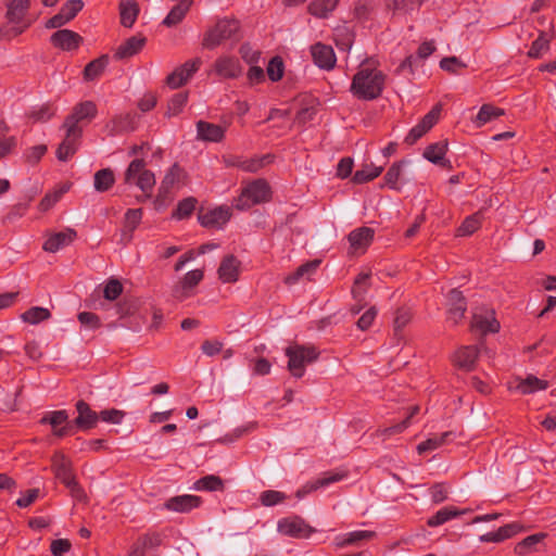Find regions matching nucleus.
I'll use <instances>...</instances> for the list:
<instances>
[{"label": "nucleus", "mask_w": 556, "mask_h": 556, "mask_svg": "<svg viewBox=\"0 0 556 556\" xmlns=\"http://www.w3.org/2000/svg\"><path fill=\"white\" fill-rule=\"evenodd\" d=\"M339 0H313L307 10L309 14L316 17H327V15L333 11Z\"/></svg>", "instance_id": "ea45409f"}, {"label": "nucleus", "mask_w": 556, "mask_h": 556, "mask_svg": "<svg viewBox=\"0 0 556 556\" xmlns=\"http://www.w3.org/2000/svg\"><path fill=\"white\" fill-rule=\"evenodd\" d=\"M549 49V39L544 31H541L539 37L532 42L528 56L531 59H540Z\"/></svg>", "instance_id": "49530a36"}, {"label": "nucleus", "mask_w": 556, "mask_h": 556, "mask_svg": "<svg viewBox=\"0 0 556 556\" xmlns=\"http://www.w3.org/2000/svg\"><path fill=\"white\" fill-rule=\"evenodd\" d=\"M83 0H68L62 5L60 12L66 18L67 22H71L83 10Z\"/></svg>", "instance_id": "13d9d810"}, {"label": "nucleus", "mask_w": 556, "mask_h": 556, "mask_svg": "<svg viewBox=\"0 0 556 556\" xmlns=\"http://www.w3.org/2000/svg\"><path fill=\"white\" fill-rule=\"evenodd\" d=\"M66 422H70V421H68V415H67L66 410H64V409L49 413L40 419V424H42V425L49 424V425H51L52 429H55L56 427L65 425Z\"/></svg>", "instance_id": "6e6d98bb"}, {"label": "nucleus", "mask_w": 556, "mask_h": 556, "mask_svg": "<svg viewBox=\"0 0 556 556\" xmlns=\"http://www.w3.org/2000/svg\"><path fill=\"white\" fill-rule=\"evenodd\" d=\"M546 536L545 533H535L527 536L518 542L514 548L515 553L519 556L527 555L535 551V546Z\"/></svg>", "instance_id": "79ce46f5"}, {"label": "nucleus", "mask_w": 556, "mask_h": 556, "mask_svg": "<svg viewBox=\"0 0 556 556\" xmlns=\"http://www.w3.org/2000/svg\"><path fill=\"white\" fill-rule=\"evenodd\" d=\"M30 7V0H10L7 3L5 17L9 23L21 24Z\"/></svg>", "instance_id": "c85d7f7f"}, {"label": "nucleus", "mask_w": 556, "mask_h": 556, "mask_svg": "<svg viewBox=\"0 0 556 556\" xmlns=\"http://www.w3.org/2000/svg\"><path fill=\"white\" fill-rule=\"evenodd\" d=\"M320 263V260H312L300 265L292 274L285 278V283L291 286L296 283L303 277L309 279V277L317 270Z\"/></svg>", "instance_id": "473e14b6"}, {"label": "nucleus", "mask_w": 556, "mask_h": 556, "mask_svg": "<svg viewBox=\"0 0 556 556\" xmlns=\"http://www.w3.org/2000/svg\"><path fill=\"white\" fill-rule=\"evenodd\" d=\"M201 504L202 498L200 496L185 494L168 498L164 503V508L167 510L186 514L200 507Z\"/></svg>", "instance_id": "aec40b11"}, {"label": "nucleus", "mask_w": 556, "mask_h": 556, "mask_svg": "<svg viewBox=\"0 0 556 556\" xmlns=\"http://www.w3.org/2000/svg\"><path fill=\"white\" fill-rule=\"evenodd\" d=\"M467 65L456 56H446L440 61V67L452 74L458 73V68H465Z\"/></svg>", "instance_id": "774afa93"}, {"label": "nucleus", "mask_w": 556, "mask_h": 556, "mask_svg": "<svg viewBox=\"0 0 556 556\" xmlns=\"http://www.w3.org/2000/svg\"><path fill=\"white\" fill-rule=\"evenodd\" d=\"M344 477H345V473L325 472L324 476L321 478L317 479L315 482L307 483L302 489L298 490L295 495L298 498H302L309 492L316 491L317 489H319L321 486H326L330 483L340 481Z\"/></svg>", "instance_id": "7c9ffc66"}, {"label": "nucleus", "mask_w": 556, "mask_h": 556, "mask_svg": "<svg viewBox=\"0 0 556 556\" xmlns=\"http://www.w3.org/2000/svg\"><path fill=\"white\" fill-rule=\"evenodd\" d=\"M386 79L387 76L383 72L366 66L364 62L353 76L350 90L358 100L371 101L381 96Z\"/></svg>", "instance_id": "f257e3e1"}, {"label": "nucleus", "mask_w": 556, "mask_h": 556, "mask_svg": "<svg viewBox=\"0 0 556 556\" xmlns=\"http://www.w3.org/2000/svg\"><path fill=\"white\" fill-rule=\"evenodd\" d=\"M77 237V232L73 228H66L64 231H60L51 235L43 243L42 249L50 253H55L63 247L71 244L75 238Z\"/></svg>", "instance_id": "5701e85b"}, {"label": "nucleus", "mask_w": 556, "mask_h": 556, "mask_svg": "<svg viewBox=\"0 0 556 556\" xmlns=\"http://www.w3.org/2000/svg\"><path fill=\"white\" fill-rule=\"evenodd\" d=\"M191 3V0H181L177 3L164 18L163 25L173 27L179 24L190 10Z\"/></svg>", "instance_id": "e433bc0d"}, {"label": "nucleus", "mask_w": 556, "mask_h": 556, "mask_svg": "<svg viewBox=\"0 0 556 556\" xmlns=\"http://www.w3.org/2000/svg\"><path fill=\"white\" fill-rule=\"evenodd\" d=\"M482 222V213L477 212L467 218L462 223V225L457 228L456 235L459 237L470 236L475 231H477Z\"/></svg>", "instance_id": "37998d69"}, {"label": "nucleus", "mask_w": 556, "mask_h": 556, "mask_svg": "<svg viewBox=\"0 0 556 556\" xmlns=\"http://www.w3.org/2000/svg\"><path fill=\"white\" fill-rule=\"evenodd\" d=\"M21 317L25 323L36 325L49 319L51 317V313L48 308L34 306L24 312Z\"/></svg>", "instance_id": "de8ad7c7"}, {"label": "nucleus", "mask_w": 556, "mask_h": 556, "mask_svg": "<svg viewBox=\"0 0 556 556\" xmlns=\"http://www.w3.org/2000/svg\"><path fill=\"white\" fill-rule=\"evenodd\" d=\"M186 178L187 173L185 169L177 163L173 164L161 181L154 199V205H162L168 199L172 188L176 184L184 182Z\"/></svg>", "instance_id": "1a4fd4ad"}, {"label": "nucleus", "mask_w": 556, "mask_h": 556, "mask_svg": "<svg viewBox=\"0 0 556 556\" xmlns=\"http://www.w3.org/2000/svg\"><path fill=\"white\" fill-rule=\"evenodd\" d=\"M239 30L240 23L238 20L228 17L218 20L217 23L204 34L202 47L213 50L226 40L236 37Z\"/></svg>", "instance_id": "7ed1b4c3"}, {"label": "nucleus", "mask_w": 556, "mask_h": 556, "mask_svg": "<svg viewBox=\"0 0 556 556\" xmlns=\"http://www.w3.org/2000/svg\"><path fill=\"white\" fill-rule=\"evenodd\" d=\"M375 230L370 227H359L352 230L348 240L353 250H366L374 240Z\"/></svg>", "instance_id": "a878e982"}, {"label": "nucleus", "mask_w": 556, "mask_h": 556, "mask_svg": "<svg viewBox=\"0 0 556 556\" xmlns=\"http://www.w3.org/2000/svg\"><path fill=\"white\" fill-rule=\"evenodd\" d=\"M522 530V526L518 522H511L500 527L496 531H492L485 534H482L479 540L480 542H493L500 543L507 539L513 538L517 533Z\"/></svg>", "instance_id": "bb28decb"}, {"label": "nucleus", "mask_w": 556, "mask_h": 556, "mask_svg": "<svg viewBox=\"0 0 556 556\" xmlns=\"http://www.w3.org/2000/svg\"><path fill=\"white\" fill-rule=\"evenodd\" d=\"M137 127L136 118L132 114L115 115L106 125L105 130L109 136L114 137L124 132L134 131Z\"/></svg>", "instance_id": "412c9836"}, {"label": "nucleus", "mask_w": 556, "mask_h": 556, "mask_svg": "<svg viewBox=\"0 0 556 556\" xmlns=\"http://www.w3.org/2000/svg\"><path fill=\"white\" fill-rule=\"evenodd\" d=\"M123 292V285L116 278H110L104 287L103 296L105 300L114 301Z\"/></svg>", "instance_id": "680f3d73"}, {"label": "nucleus", "mask_w": 556, "mask_h": 556, "mask_svg": "<svg viewBox=\"0 0 556 556\" xmlns=\"http://www.w3.org/2000/svg\"><path fill=\"white\" fill-rule=\"evenodd\" d=\"M214 71L224 79H235L242 74V66L237 58L222 55L214 62Z\"/></svg>", "instance_id": "6ab92c4d"}, {"label": "nucleus", "mask_w": 556, "mask_h": 556, "mask_svg": "<svg viewBox=\"0 0 556 556\" xmlns=\"http://www.w3.org/2000/svg\"><path fill=\"white\" fill-rule=\"evenodd\" d=\"M241 261L233 254H227L222 258L217 269L218 278L224 283H233L239 280Z\"/></svg>", "instance_id": "a211bd4d"}, {"label": "nucleus", "mask_w": 556, "mask_h": 556, "mask_svg": "<svg viewBox=\"0 0 556 556\" xmlns=\"http://www.w3.org/2000/svg\"><path fill=\"white\" fill-rule=\"evenodd\" d=\"M142 214V208L127 210L124 217V229L131 233L141 223Z\"/></svg>", "instance_id": "5fc2aeb1"}, {"label": "nucleus", "mask_w": 556, "mask_h": 556, "mask_svg": "<svg viewBox=\"0 0 556 556\" xmlns=\"http://www.w3.org/2000/svg\"><path fill=\"white\" fill-rule=\"evenodd\" d=\"M287 498V495L280 491L267 490L261 493L260 500L264 506H274Z\"/></svg>", "instance_id": "e2e57ef3"}, {"label": "nucleus", "mask_w": 556, "mask_h": 556, "mask_svg": "<svg viewBox=\"0 0 556 556\" xmlns=\"http://www.w3.org/2000/svg\"><path fill=\"white\" fill-rule=\"evenodd\" d=\"M147 43V37L142 34H137L127 38L122 42L113 53V59L123 61L139 54Z\"/></svg>", "instance_id": "ddd939ff"}, {"label": "nucleus", "mask_w": 556, "mask_h": 556, "mask_svg": "<svg viewBox=\"0 0 556 556\" xmlns=\"http://www.w3.org/2000/svg\"><path fill=\"white\" fill-rule=\"evenodd\" d=\"M412 320V313L406 308H399L395 313V317L393 320V330L394 336L399 337L402 332V329L406 327Z\"/></svg>", "instance_id": "4d7b16f0"}, {"label": "nucleus", "mask_w": 556, "mask_h": 556, "mask_svg": "<svg viewBox=\"0 0 556 556\" xmlns=\"http://www.w3.org/2000/svg\"><path fill=\"white\" fill-rule=\"evenodd\" d=\"M198 137L204 141L219 142L225 137V128L204 121L197 123Z\"/></svg>", "instance_id": "cd10ccee"}, {"label": "nucleus", "mask_w": 556, "mask_h": 556, "mask_svg": "<svg viewBox=\"0 0 556 556\" xmlns=\"http://www.w3.org/2000/svg\"><path fill=\"white\" fill-rule=\"evenodd\" d=\"M68 190V187H63L60 190H56L52 193H47L38 204V208L40 212L49 211L60 199L61 197Z\"/></svg>", "instance_id": "052dcab7"}, {"label": "nucleus", "mask_w": 556, "mask_h": 556, "mask_svg": "<svg viewBox=\"0 0 556 556\" xmlns=\"http://www.w3.org/2000/svg\"><path fill=\"white\" fill-rule=\"evenodd\" d=\"M312 56L315 64L324 70H331L336 65V55L330 46L324 43H315L312 46Z\"/></svg>", "instance_id": "b1692460"}, {"label": "nucleus", "mask_w": 556, "mask_h": 556, "mask_svg": "<svg viewBox=\"0 0 556 556\" xmlns=\"http://www.w3.org/2000/svg\"><path fill=\"white\" fill-rule=\"evenodd\" d=\"M188 101L187 92H178L174 94L167 103V110L165 112L166 117H173L178 115L185 108Z\"/></svg>", "instance_id": "09e8293b"}, {"label": "nucleus", "mask_w": 556, "mask_h": 556, "mask_svg": "<svg viewBox=\"0 0 556 556\" xmlns=\"http://www.w3.org/2000/svg\"><path fill=\"white\" fill-rule=\"evenodd\" d=\"M98 113V108L93 101H83L77 103L72 113L65 118L63 126H68L70 131L74 132V129H83L80 123H90Z\"/></svg>", "instance_id": "6e6552de"}, {"label": "nucleus", "mask_w": 556, "mask_h": 556, "mask_svg": "<svg viewBox=\"0 0 556 556\" xmlns=\"http://www.w3.org/2000/svg\"><path fill=\"white\" fill-rule=\"evenodd\" d=\"M202 63L201 58L186 61L166 77V85L172 89L184 86L199 71Z\"/></svg>", "instance_id": "9b49d317"}, {"label": "nucleus", "mask_w": 556, "mask_h": 556, "mask_svg": "<svg viewBox=\"0 0 556 556\" xmlns=\"http://www.w3.org/2000/svg\"><path fill=\"white\" fill-rule=\"evenodd\" d=\"M505 111L501 108L494 106L492 104H483L476 117V123L478 126H482L493 119L503 116Z\"/></svg>", "instance_id": "a19ab883"}, {"label": "nucleus", "mask_w": 556, "mask_h": 556, "mask_svg": "<svg viewBox=\"0 0 556 556\" xmlns=\"http://www.w3.org/2000/svg\"><path fill=\"white\" fill-rule=\"evenodd\" d=\"M448 319H451L454 324H458L464 318L467 309V304L463 292L457 289H452L448 293Z\"/></svg>", "instance_id": "393cba45"}, {"label": "nucleus", "mask_w": 556, "mask_h": 556, "mask_svg": "<svg viewBox=\"0 0 556 556\" xmlns=\"http://www.w3.org/2000/svg\"><path fill=\"white\" fill-rule=\"evenodd\" d=\"M376 536V532L368 530H357L339 536L334 541L337 547H345L350 545H358L362 541H369Z\"/></svg>", "instance_id": "72a5a7b5"}, {"label": "nucleus", "mask_w": 556, "mask_h": 556, "mask_svg": "<svg viewBox=\"0 0 556 556\" xmlns=\"http://www.w3.org/2000/svg\"><path fill=\"white\" fill-rule=\"evenodd\" d=\"M99 419H101L104 422L115 424L118 425L122 422L123 418L125 417V413L123 410L111 408V409H103L99 414Z\"/></svg>", "instance_id": "0e129e2a"}, {"label": "nucleus", "mask_w": 556, "mask_h": 556, "mask_svg": "<svg viewBox=\"0 0 556 556\" xmlns=\"http://www.w3.org/2000/svg\"><path fill=\"white\" fill-rule=\"evenodd\" d=\"M382 166H375L374 164H365L362 169L355 172L352 177L354 184H365L374 180L381 175Z\"/></svg>", "instance_id": "58836bf2"}, {"label": "nucleus", "mask_w": 556, "mask_h": 556, "mask_svg": "<svg viewBox=\"0 0 556 556\" xmlns=\"http://www.w3.org/2000/svg\"><path fill=\"white\" fill-rule=\"evenodd\" d=\"M278 531L292 538H308L314 529L300 517L285 518L278 522Z\"/></svg>", "instance_id": "4468645a"}, {"label": "nucleus", "mask_w": 556, "mask_h": 556, "mask_svg": "<svg viewBox=\"0 0 556 556\" xmlns=\"http://www.w3.org/2000/svg\"><path fill=\"white\" fill-rule=\"evenodd\" d=\"M470 329L479 331L484 337L488 333H497L501 329V324L495 317V312L491 309L485 314L475 313L471 318Z\"/></svg>", "instance_id": "dca6fc26"}, {"label": "nucleus", "mask_w": 556, "mask_h": 556, "mask_svg": "<svg viewBox=\"0 0 556 556\" xmlns=\"http://www.w3.org/2000/svg\"><path fill=\"white\" fill-rule=\"evenodd\" d=\"M447 152V141H439L429 144L424 151V157L431 163H438Z\"/></svg>", "instance_id": "a18cd8bd"}, {"label": "nucleus", "mask_w": 556, "mask_h": 556, "mask_svg": "<svg viewBox=\"0 0 556 556\" xmlns=\"http://www.w3.org/2000/svg\"><path fill=\"white\" fill-rule=\"evenodd\" d=\"M285 64L281 56L276 55L270 59L267 65V75L271 81H279L283 77Z\"/></svg>", "instance_id": "864d4df0"}, {"label": "nucleus", "mask_w": 556, "mask_h": 556, "mask_svg": "<svg viewBox=\"0 0 556 556\" xmlns=\"http://www.w3.org/2000/svg\"><path fill=\"white\" fill-rule=\"evenodd\" d=\"M440 113L441 105L437 104L421 118L418 124L424 125V129L429 131L438 123Z\"/></svg>", "instance_id": "338daca9"}, {"label": "nucleus", "mask_w": 556, "mask_h": 556, "mask_svg": "<svg viewBox=\"0 0 556 556\" xmlns=\"http://www.w3.org/2000/svg\"><path fill=\"white\" fill-rule=\"evenodd\" d=\"M124 182L126 185H136L142 192L153 193L155 186V175L152 170L146 168L143 159L132 160L124 173Z\"/></svg>", "instance_id": "39448f33"}, {"label": "nucleus", "mask_w": 556, "mask_h": 556, "mask_svg": "<svg viewBox=\"0 0 556 556\" xmlns=\"http://www.w3.org/2000/svg\"><path fill=\"white\" fill-rule=\"evenodd\" d=\"M239 53L248 64L257 63L261 56V52L254 50L249 42H244L240 46Z\"/></svg>", "instance_id": "69168bd1"}, {"label": "nucleus", "mask_w": 556, "mask_h": 556, "mask_svg": "<svg viewBox=\"0 0 556 556\" xmlns=\"http://www.w3.org/2000/svg\"><path fill=\"white\" fill-rule=\"evenodd\" d=\"M288 370L295 378L303 377L305 366L319 357V351L314 345L294 344L286 349Z\"/></svg>", "instance_id": "f03ea898"}, {"label": "nucleus", "mask_w": 556, "mask_h": 556, "mask_svg": "<svg viewBox=\"0 0 556 556\" xmlns=\"http://www.w3.org/2000/svg\"><path fill=\"white\" fill-rule=\"evenodd\" d=\"M452 434V431H446L439 437L429 438L417 445V452L419 454H424L426 452L437 450L443 445L447 441V438Z\"/></svg>", "instance_id": "3c124183"}, {"label": "nucleus", "mask_w": 556, "mask_h": 556, "mask_svg": "<svg viewBox=\"0 0 556 556\" xmlns=\"http://www.w3.org/2000/svg\"><path fill=\"white\" fill-rule=\"evenodd\" d=\"M119 17H121V24L126 27L130 28L135 24L140 9L136 0H121L119 5Z\"/></svg>", "instance_id": "c756f323"}, {"label": "nucleus", "mask_w": 556, "mask_h": 556, "mask_svg": "<svg viewBox=\"0 0 556 556\" xmlns=\"http://www.w3.org/2000/svg\"><path fill=\"white\" fill-rule=\"evenodd\" d=\"M204 271L194 269L188 271L172 288V296L177 301H184L194 294L195 287L203 280Z\"/></svg>", "instance_id": "9d476101"}, {"label": "nucleus", "mask_w": 556, "mask_h": 556, "mask_svg": "<svg viewBox=\"0 0 556 556\" xmlns=\"http://www.w3.org/2000/svg\"><path fill=\"white\" fill-rule=\"evenodd\" d=\"M231 207L227 205L216 206L212 210L200 207L198 220L200 225L208 229H222L231 218Z\"/></svg>", "instance_id": "0eeeda50"}, {"label": "nucleus", "mask_w": 556, "mask_h": 556, "mask_svg": "<svg viewBox=\"0 0 556 556\" xmlns=\"http://www.w3.org/2000/svg\"><path fill=\"white\" fill-rule=\"evenodd\" d=\"M462 514L463 511H459L454 507H443L428 519L427 525L429 527H438Z\"/></svg>", "instance_id": "c03bdc74"}, {"label": "nucleus", "mask_w": 556, "mask_h": 556, "mask_svg": "<svg viewBox=\"0 0 556 556\" xmlns=\"http://www.w3.org/2000/svg\"><path fill=\"white\" fill-rule=\"evenodd\" d=\"M52 469L54 471L55 477L61 480L62 483L66 485H70L72 481H75L76 478L72 471V464L66 458V456L61 453L56 452L52 456Z\"/></svg>", "instance_id": "4be33fe9"}, {"label": "nucleus", "mask_w": 556, "mask_h": 556, "mask_svg": "<svg viewBox=\"0 0 556 556\" xmlns=\"http://www.w3.org/2000/svg\"><path fill=\"white\" fill-rule=\"evenodd\" d=\"M162 544V536L157 532L144 533L137 538L130 546L127 556H154L150 555Z\"/></svg>", "instance_id": "f8f14e48"}, {"label": "nucleus", "mask_w": 556, "mask_h": 556, "mask_svg": "<svg viewBox=\"0 0 556 556\" xmlns=\"http://www.w3.org/2000/svg\"><path fill=\"white\" fill-rule=\"evenodd\" d=\"M53 47L63 51L77 50L84 42V38L76 31L71 29H59L50 37Z\"/></svg>", "instance_id": "2eb2a0df"}, {"label": "nucleus", "mask_w": 556, "mask_h": 556, "mask_svg": "<svg viewBox=\"0 0 556 556\" xmlns=\"http://www.w3.org/2000/svg\"><path fill=\"white\" fill-rule=\"evenodd\" d=\"M405 163V161L395 162L389 167L387 174L384 175V181L389 188L399 190L396 184L401 176V167Z\"/></svg>", "instance_id": "bf43d9fd"}, {"label": "nucleus", "mask_w": 556, "mask_h": 556, "mask_svg": "<svg viewBox=\"0 0 556 556\" xmlns=\"http://www.w3.org/2000/svg\"><path fill=\"white\" fill-rule=\"evenodd\" d=\"M193 489L195 491H205V492H223L225 490L224 480L215 475H207L193 483Z\"/></svg>", "instance_id": "c9c22d12"}, {"label": "nucleus", "mask_w": 556, "mask_h": 556, "mask_svg": "<svg viewBox=\"0 0 556 556\" xmlns=\"http://www.w3.org/2000/svg\"><path fill=\"white\" fill-rule=\"evenodd\" d=\"M481 350L488 352L485 340L481 339L479 345H464L457 349L451 361L455 367L464 371H472L476 368L477 359Z\"/></svg>", "instance_id": "423d86ee"}, {"label": "nucleus", "mask_w": 556, "mask_h": 556, "mask_svg": "<svg viewBox=\"0 0 556 556\" xmlns=\"http://www.w3.org/2000/svg\"><path fill=\"white\" fill-rule=\"evenodd\" d=\"M274 156L271 154H265L261 157H252L250 160H242L241 169L250 173H255L263 168L266 164L271 163Z\"/></svg>", "instance_id": "603ef678"}, {"label": "nucleus", "mask_w": 556, "mask_h": 556, "mask_svg": "<svg viewBox=\"0 0 556 556\" xmlns=\"http://www.w3.org/2000/svg\"><path fill=\"white\" fill-rule=\"evenodd\" d=\"M197 203L198 200L193 197L179 201L176 210L173 212V217L177 219L188 218L195 210Z\"/></svg>", "instance_id": "8fccbe9b"}, {"label": "nucleus", "mask_w": 556, "mask_h": 556, "mask_svg": "<svg viewBox=\"0 0 556 556\" xmlns=\"http://www.w3.org/2000/svg\"><path fill=\"white\" fill-rule=\"evenodd\" d=\"M516 381L517 384L515 390L521 394H531L539 390H545L548 387V382L546 380L540 379L534 375H528L525 379L517 378Z\"/></svg>", "instance_id": "2f4dec72"}, {"label": "nucleus", "mask_w": 556, "mask_h": 556, "mask_svg": "<svg viewBox=\"0 0 556 556\" xmlns=\"http://www.w3.org/2000/svg\"><path fill=\"white\" fill-rule=\"evenodd\" d=\"M271 190L265 179H256L242 189L240 195L235 200L236 208L243 211L253 205L270 201Z\"/></svg>", "instance_id": "20e7f679"}, {"label": "nucleus", "mask_w": 556, "mask_h": 556, "mask_svg": "<svg viewBox=\"0 0 556 556\" xmlns=\"http://www.w3.org/2000/svg\"><path fill=\"white\" fill-rule=\"evenodd\" d=\"M77 417L73 420L75 428L87 431L97 427L99 421L98 413L91 409L90 405L84 400L77 401Z\"/></svg>", "instance_id": "f3484780"}, {"label": "nucleus", "mask_w": 556, "mask_h": 556, "mask_svg": "<svg viewBox=\"0 0 556 556\" xmlns=\"http://www.w3.org/2000/svg\"><path fill=\"white\" fill-rule=\"evenodd\" d=\"M115 182V175L111 168H102L96 172L93 177V187L98 192L110 190Z\"/></svg>", "instance_id": "4c0bfd02"}, {"label": "nucleus", "mask_w": 556, "mask_h": 556, "mask_svg": "<svg viewBox=\"0 0 556 556\" xmlns=\"http://www.w3.org/2000/svg\"><path fill=\"white\" fill-rule=\"evenodd\" d=\"M108 64H109V55L108 54H102L101 56L92 60L84 68V72H83L84 79L86 81H91V80L97 79L100 75H102V73L106 68Z\"/></svg>", "instance_id": "f704fd0d"}]
</instances>
